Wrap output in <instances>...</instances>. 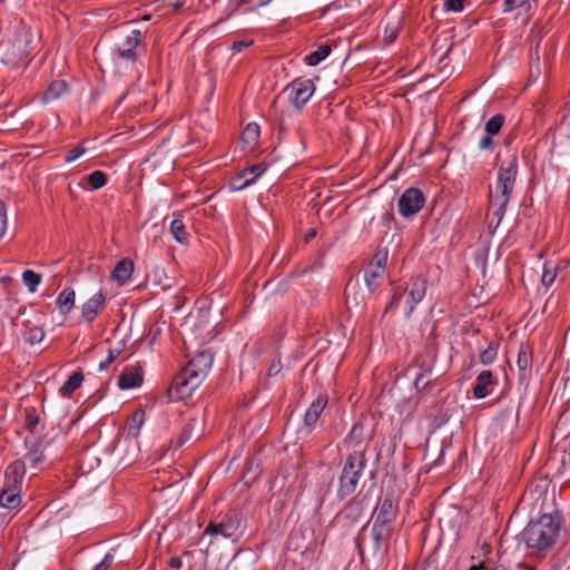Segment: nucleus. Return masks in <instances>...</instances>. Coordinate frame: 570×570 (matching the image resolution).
Listing matches in <instances>:
<instances>
[{
  "mask_svg": "<svg viewBox=\"0 0 570 570\" xmlns=\"http://www.w3.org/2000/svg\"><path fill=\"white\" fill-rule=\"evenodd\" d=\"M562 519L559 514L543 513L531 521L521 532L528 553L538 560H543L552 551L560 537Z\"/></svg>",
  "mask_w": 570,
  "mask_h": 570,
  "instance_id": "1",
  "label": "nucleus"
},
{
  "mask_svg": "<svg viewBox=\"0 0 570 570\" xmlns=\"http://www.w3.org/2000/svg\"><path fill=\"white\" fill-rule=\"evenodd\" d=\"M213 361L214 357L210 352L202 351L197 353L183 371L173 379L167 389L168 401L177 402L190 396L193 391L207 376Z\"/></svg>",
  "mask_w": 570,
  "mask_h": 570,
  "instance_id": "2",
  "label": "nucleus"
},
{
  "mask_svg": "<svg viewBox=\"0 0 570 570\" xmlns=\"http://www.w3.org/2000/svg\"><path fill=\"white\" fill-rule=\"evenodd\" d=\"M519 170L518 157L511 154L507 159L499 163L497 190L494 195L490 194V210L495 217V225L498 227L501 223L507 205L513 191L517 176Z\"/></svg>",
  "mask_w": 570,
  "mask_h": 570,
  "instance_id": "3",
  "label": "nucleus"
},
{
  "mask_svg": "<svg viewBox=\"0 0 570 570\" xmlns=\"http://www.w3.org/2000/svg\"><path fill=\"white\" fill-rule=\"evenodd\" d=\"M365 465L366 459L364 450H355L346 458L336 491V495L340 500H344L355 492Z\"/></svg>",
  "mask_w": 570,
  "mask_h": 570,
  "instance_id": "4",
  "label": "nucleus"
},
{
  "mask_svg": "<svg viewBox=\"0 0 570 570\" xmlns=\"http://www.w3.org/2000/svg\"><path fill=\"white\" fill-rule=\"evenodd\" d=\"M242 515L236 510H229L220 513L209 521L204 535H210L213 539L224 538L232 542H237L243 535Z\"/></svg>",
  "mask_w": 570,
  "mask_h": 570,
  "instance_id": "5",
  "label": "nucleus"
},
{
  "mask_svg": "<svg viewBox=\"0 0 570 570\" xmlns=\"http://www.w3.org/2000/svg\"><path fill=\"white\" fill-rule=\"evenodd\" d=\"M142 38L144 35L139 29L131 28L130 23H127L121 29V38L116 43L115 52L118 58L135 62L138 58V48Z\"/></svg>",
  "mask_w": 570,
  "mask_h": 570,
  "instance_id": "6",
  "label": "nucleus"
},
{
  "mask_svg": "<svg viewBox=\"0 0 570 570\" xmlns=\"http://www.w3.org/2000/svg\"><path fill=\"white\" fill-rule=\"evenodd\" d=\"M288 91L289 101L297 110H302L315 91L312 79H295L285 89Z\"/></svg>",
  "mask_w": 570,
  "mask_h": 570,
  "instance_id": "7",
  "label": "nucleus"
},
{
  "mask_svg": "<svg viewBox=\"0 0 570 570\" xmlns=\"http://www.w3.org/2000/svg\"><path fill=\"white\" fill-rule=\"evenodd\" d=\"M425 197L423 193L415 187H410L403 191L397 200L399 212L403 217H412L424 206Z\"/></svg>",
  "mask_w": 570,
  "mask_h": 570,
  "instance_id": "8",
  "label": "nucleus"
},
{
  "mask_svg": "<svg viewBox=\"0 0 570 570\" xmlns=\"http://www.w3.org/2000/svg\"><path fill=\"white\" fill-rule=\"evenodd\" d=\"M267 169V165L257 164L250 167H247L239 171L235 177L230 179V188L233 190H242L247 186L255 183V180Z\"/></svg>",
  "mask_w": 570,
  "mask_h": 570,
  "instance_id": "9",
  "label": "nucleus"
},
{
  "mask_svg": "<svg viewBox=\"0 0 570 570\" xmlns=\"http://www.w3.org/2000/svg\"><path fill=\"white\" fill-rule=\"evenodd\" d=\"M397 512L399 508L394 500L390 495H386L379 500L376 509L373 513V521L393 525L397 517Z\"/></svg>",
  "mask_w": 570,
  "mask_h": 570,
  "instance_id": "10",
  "label": "nucleus"
},
{
  "mask_svg": "<svg viewBox=\"0 0 570 570\" xmlns=\"http://www.w3.org/2000/svg\"><path fill=\"white\" fill-rule=\"evenodd\" d=\"M363 502L354 499L350 501L337 514V522L342 523L344 528H351L358 523L363 514Z\"/></svg>",
  "mask_w": 570,
  "mask_h": 570,
  "instance_id": "11",
  "label": "nucleus"
},
{
  "mask_svg": "<svg viewBox=\"0 0 570 570\" xmlns=\"http://www.w3.org/2000/svg\"><path fill=\"white\" fill-rule=\"evenodd\" d=\"M393 532V525L386 523H380L379 521H373L371 534L373 539V549L374 551L383 550L387 551L390 547V540Z\"/></svg>",
  "mask_w": 570,
  "mask_h": 570,
  "instance_id": "12",
  "label": "nucleus"
},
{
  "mask_svg": "<svg viewBox=\"0 0 570 570\" xmlns=\"http://www.w3.org/2000/svg\"><path fill=\"white\" fill-rule=\"evenodd\" d=\"M426 278L422 275H417L411 279L410 287H409V309L406 311V316H410L412 312L415 308V305L419 304L423 297L425 296L426 292Z\"/></svg>",
  "mask_w": 570,
  "mask_h": 570,
  "instance_id": "13",
  "label": "nucleus"
},
{
  "mask_svg": "<svg viewBox=\"0 0 570 570\" xmlns=\"http://www.w3.org/2000/svg\"><path fill=\"white\" fill-rule=\"evenodd\" d=\"M532 348L528 344H520L517 357L520 382H525L531 372Z\"/></svg>",
  "mask_w": 570,
  "mask_h": 570,
  "instance_id": "14",
  "label": "nucleus"
},
{
  "mask_svg": "<svg viewBox=\"0 0 570 570\" xmlns=\"http://www.w3.org/2000/svg\"><path fill=\"white\" fill-rule=\"evenodd\" d=\"M105 305L106 296L102 292H99L82 305L81 315L86 321L92 322L97 317V315L105 308Z\"/></svg>",
  "mask_w": 570,
  "mask_h": 570,
  "instance_id": "15",
  "label": "nucleus"
},
{
  "mask_svg": "<svg viewBox=\"0 0 570 570\" xmlns=\"http://www.w3.org/2000/svg\"><path fill=\"white\" fill-rule=\"evenodd\" d=\"M497 384V380L489 370L482 371L476 376V382L473 386V396L475 399H484L491 393V387Z\"/></svg>",
  "mask_w": 570,
  "mask_h": 570,
  "instance_id": "16",
  "label": "nucleus"
},
{
  "mask_svg": "<svg viewBox=\"0 0 570 570\" xmlns=\"http://www.w3.org/2000/svg\"><path fill=\"white\" fill-rule=\"evenodd\" d=\"M26 472L24 462L17 460L6 470L4 487L20 489Z\"/></svg>",
  "mask_w": 570,
  "mask_h": 570,
  "instance_id": "17",
  "label": "nucleus"
},
{
  "mask_svg": "<svg viewBox=\"0 0 570 570\" xmlns=\"http://www.w3.org/2000/svg\"><path fill=\"white\" fill-rule=\"evenodd\" d=\"M327 404L326 395H318L309 405L304 415V424L307 428H313L318 421L322 412L324 411Z\"/></svg>",
  "mask_w": 570,
  "mask_h": 570,
  "instance_id": "18",
  "label": "nucleus"
},
{
  "mask_svg": "<svg viewBox=\"0 0 570 570\" xmlns=\"http://www.w3.org/2000/svg\"><path fill=\"white\" fill-rule=\"evenodd\" d=\"M24 445L27 448L26 459L36 466L45 460V455L42 453V440L36 438H26Z\"/></svg>",
  "mask_w": 570,
  "mask_h": 570,
  "instance_id": "19",
  "label": "nucleus"
},
{
  "mask_svg": "<svg viewBox=\"0 0 570 570\" xmlns=\"http://www.w3.org/2000/svg\"><path fill=\"white\" fill-rule=\"evenodd\" d=\"M134 272V263L129 258H122L117 263L114 271L111 272V278L118 284L124 285L131 276Z\"/></svg>",
  "mask_w": 570,
  "mask_h": 570,
  "instance_id": "20",
  "label": "nucleus"
},
{
  "mask_svg": "<svg viewBox=\"0 0 570 570\" xmlns=\"http://www.w3.org/2000/svg\"><path fill=\"white\" fill-rule=\"evenodd\" d=\"M385 268L366 266L364 269V279L370 292H374L385 278Z\"/></svg>",
  "mask_w": 570,
  "mask_h": 570,
  "instance_id": "21",
  "label": "nucleus"
},
{
  "mask_svg": "<svg viewBox=\"0 0 570 570\" xmlns=\"http://www.w3.org/2000/svg\"><path fill=\"white\" fill-rule=\"evenodd\" d=\"M142 383V375L136 370H128L120 374L118 386L121 390H129Z\"/></svg>",
  "mask_w": 570,
  "mask_h": 570,
  "instance_id": "22",
  "label": "nucleus"
},
{
  "mask_svg": "<svg viewBox=\"0 0 570 570\" xmlns=\"http://www.w3.org/2000/svg\"><path fill=\"white\" fill-rule=\"evenodd\" d=\"M83 377L85 376L82 371L79 370L73 372L72 375H70L69 379L59 389L60 395L63 397L70 396L78 387H80Z\"/></svg>",
  "mask_w": 570,
  "mask_h": 570,
  "instance_id": "23",
  "label": "nucleus"
},
{
  "mask_svg": "<svg viewBox=\"0 0 570 570\" xmlns=\"http://www.w3.org/2000/svg\"><path fill=\"white\" fill-rule=\"evenodd\" d=\"M75 291L70 287L65 288L57 297V306L60 312L66 315L68 314L75 306Z\"/></svg>",
  "mask_w": 570,
  "mask_h": 570,
  "instance_id": "24",
  "label": "nucleus"
},
{
  "mask_svg": "<svg viewBox=\"0 0 570 570\" xmlns=\"http://www.w3.org/2000/svg\"><path fill=\"white\" fill-rule=\"evenodd\" d=\"M19 490L20 489L4 487L0 494V505L7 509L18 507L21 501Z\"/></svg>",
  "mask_w": 570,
  "mask_h": 570,
  "instance_id": "25",
  "label": "nucleus"
},
{
  "mask_svg": "<svg viewBox=\"0 0 570 570\" xmlns=\"http://www.w3.org/2000/svg\"><path fill=\"white\" fill-rule=\"evenodd\" d=\"M170 233L173 237L180 244H185L188 242V233L186 232V226L180 218V215L175 217L169 226Z\"/></svg>",
  "mask_w": 570,
  "mask_h": 570,
  "instance_id": "26",
  "label": "nucleus"
},
{
  "mask_svg": "<svg viewBox=\"0 0 570 570\" xmlns=\"http://www.w3.org/2000/svg\"><path fill=\"white\" fill-rule=\"evenodd\" d=\"M331 51H332L331 45H327V43L322 45L315 51L309 52L306 56L305 61L309 66H317L325 58H327L330 56Z\"/></svg>",
  "mask_w": 570,
  "mask_h": 570,
  "instance_id": "27",
  "label": "nucleus"
},
{
  "mask_svg": "<svg viewBox=\"0 0 570 570\" xmlns=\"http://www.w3.org/2000/svg\"><path fill=\"white\" fill-rule=\"evenodd\" d=\"M67 89V83L63 80L52 81L47 91L45 92L43 99L46 101L59 98Z\"/></svg>",
  "mask_w": 570,
  "mask_h": 570,
  "instance_id": "28",
  "label": "nucleus"
},
{
  "mask_svg": "<svg viewBox=\"0 0 570 570\" xmlns=\"http://www.w3.org/2000/svg\"><path fill=\"white\" fill-rule=\"evenodd\" d=\"M145 422V411L137 410L132 416L131 422L128 425V435L131 438H138L140 429Z\"/></svg>",
  "mask_w": 570,
  "mask_h": 570,
  "instance_id": "29",
  "label": "nucleus"
},
{
  "mask_svg": "<svg viewBox=\"0 0 570 570\" xmlns=\"http://www.w3.org/2000/svg\"><path fill=\"white\" fill-rule=\"evenodd\" d=\"M22 281L29 292L35 293L38 285L41 283V275L31 269H27L22 273Z\"/></svg>",
  "mask_w": 570,
  "mask_h": 570,
  "instance_id": "30",
  "label": "nucleus"
},
{
  "mask_svg": "<svg viewBox=\"0 0 570 570\" xmlns=\"http://www.w3.org/2000/svg\"><path fill=\"white\" fill-rule=\"evenodd\" d=\"M499 344L495 342H490L484 351L480 353V362L483 365H490L494 362L498 355Z\"/></svg>",
  "mask_w": 570,
  "mask_h": 570,
  "instance_id": "31",
  "label": "nucleus"
},
{
  "mask_svg": "<svg viewBox=\"0 0 570 570\" xmlns=\"http://www.w3.org/2000/svg\"><path fill=\"white\" fill-rule=\"evenodd\" d=\"M504 116L501 114L494 115L492 118H490L485 124V132L489 135H498L504 124Z\"/></svg>",
  "mask_w": 570,
  "mask_h": 570,
  "instance_id": "32",
  "label": "nucleus"
},
{
  "mask_svg": "<svg viewBox=\"0 0 570 570\" xmlns=\"http://www.w3.org/2000/svg\"><path fill=\"white\" fill-rule=\"evenodd\" d=\"M39 423L40 417L37 414L36 410L33 407L24 409V429L28 430L31 434H33Z\"/></svg>",
  "mask_w": 570,
  "mask_h": 570,
  "instance_id": "33",
  "label": "nucleus"
},
{
  "mask_svg": "<svg viewBox=\"0 0 570 570\" xmlns=\"http://www.w3.org/2000/svg\"><path fill=\"white\" fill-rule=\"evenodd\" d=\"M364 426L362 423H355L352 426L348 435L344 440L345 443L351 445H358L363 441Z\"/></svg>",
  "mask_w": 570,
  "mask_h": 570,
  "instance_id": "34",
  "label": "nucleus"
},
{
  "mask_svg": "<svg viewBox=\"0 0 570 570\" xmlns=\"http://www.w3.org/2000/svg\"><path fill=\"white\" fill-rule=\"evenodd\" d=\"M556 277H557L556 265L550 262L544 263L542 277H541L542 285H544L546 287H550L554 283Z\"/></svg>",
  "mask_w": 570,
  "mask_h": 570,
  "instance_id": "35",
  "label": "nucleus"
},
{
  "mask_svg": "<svg viewBox=\"0 0 570 570\" xmlns=\"http://www.w3.org/2000/svg\"><path fill=\"white\" fill-rule=\"evenodd\" d=\"M259 135H261L259 126L257 124L253 122V124H248L245 127V129L242 134V137L246 144H255L258 140Z\"/></svg>",
  "mask_w": 570,
  "mask_h": 570,
  "instance_id": "36",
  "label": "nucleus"
},
{
  "mask_svg": "<svg viewBox=\"0 0 570 570\" xmlns=\"http://www.w3.org/2000/svg\"><path fill=\"white\" fill-rule=\"evenodd\" d=\"M87 179L92 189H99L104 187L107 183L106 174L100 170H95L90 173Z\"/></svg>",
  "mask_w": 570,
  "mask_h": 570,
  "instance_id": "37",
  "label": "nucleus"
},
{
  "mask_svg": "<svg viewBox=\"0 0 570 570\" xmlns=\"http://www.w3.org/2000/svg\"><path fill=\"white\" fill-rule=\"evenodd\" d=\"M431 371H432L431 365L422 367L421 373L417 374V376L415 377V381H414V386L417 391H423V390L428 389V386L430 385L431 382L429 380H425V377L428 374L431 373Z\"/></svg>",
  "mask_w": 570,
  "mask_h": 570,
  "instance_id": "38",
  "label": "nucleus"
},
{
  "mask_svg": "<svg viewBox=\"0 0 570 570\" xmlns=\"http://www.w3.org/2000/svg\"><path fill=\"white\" fill-rule=\"evenodd\" d=\"M45 337V332L41 327H32L26 333V341L30 344L40 343Z\"/></svg>",
  "mask_w": 570,
  "mask_h": 570,
  "instance_id": "39",
  "label": "nucleus"
},
{
  "mask_svg": "<svg viewBox=\"0 0 570 570\" xmlns=\"http://www.w3.org/2000/svg\"><path fill=\"white\" fill-rule=\"evenodd\" d=\"M386 262H387V252L386 250L377 252L373 256L371 262L368 263V266L374 267V268L375 267L385 268Z\"/></svg>",
  "mask_w": 570,
  "mask_h": 570,
  "instance_id": "40",
  "label": "nucleus"
},
{
  "mask_svg": "<svg viewBox=\"0 0 570 570\" xmlns=\"http://www.w3.org/2000/svg\"><path fill=\"white\" fill-rule=\"evenodd\" d=\"M444 9L452 12H461L464 9V0H444Z\"/></svg>",
  "mask_w": 570,
  "mask_h": 570,
  "instance_id": "41",
  "label": "nucleus"
},
{
  "mask_svg": "<svg viewBox=\"0 0 570 570\" xmlns=\"http://www.w3.org/2000/svg\"><path fill=\"white\" fill-rule=\"evenodd\" d=\"M254 45V40L252 39H242V40H235L232 43L230 50L234 52H240L244 49H247Z\"/></svg>",
  "mask_w": 570,
  "mask_h": 570,
  "instance_id": "42",
  "label": "nucleus"
},
{
  "mask_svg": "<svg viewBox=\"0 0 570 570\" xmlns=\"http://www.w3.org/2000/svg\"><path fill=\"white\" fill-rule=\"evenodd\" d=\"M529 0H504L503 12H511L515 9L523 7Z\"/></svg>",
  "mask_w": 570,
  "mask_h": 570,
  "instance_id": "43",
  "label": "nucleus"
},
{
  "mask_svg": "<svg viewBox=\"0 0 570 570\" xmlns=\"http://www.w3.org/2000/svg\"><path fill=\"white\" fill-rule=\"evenodd\" d=\"M85 153H86V148L83 146L79 145L66 154L65 160L67 163H71V161L76 160L77 158H79L80 156H82Z\"/></svg>",
  "mask_w": 570,
  "mask_h": 570,
  "instance_id": "44",
  "label": "nucleus"
},
{
  "mask_svg": "<svg viewBox=\"0 0 570 570\" xmlns=\"http://www.w3.org/2000/svg\"><path fill=\"white\" fill-rule=\"evenodd\" d=\"M7 229V208L2 200H0V239Z\"/></svg>",
  "mask_w": 570,
  "mask_h": 570,
  "instance_id": "45",
  "label": "nucleus"
},
{
  "mask_svg": "<svg viewBox=\"0 0 570 570\" xmlns=\"http://www.w3.org/2000/svg\"><path fill=\"white\" fill-rule=\"evenodd\" d=\"M479 148L482 150H493L494 140L492 138V135L487 134L483 137H481L479 141Z\"/></svg>",
  "mask_w": 570,
  "mask_h": 570,
  "instance_id": "46",
  "label": "nucleus"
},
{
  "mask_svg": "<svg viewBox=\"0 0 570 570\" xmlns=\"http://www.w3.org/2000/svg\"><path fill=\"white\" fill-rule=\"evenodd\" d=\"M282 363H281V358L279 357H276L272 361L271 365L268 366V370H267V375L268 376H276L281 373L282 371Z\"/></svg>",
  "mask_w": 570,
  "mask_h": 570,
  "instance_id": "47",
  "label": "nucleus"
},
{
  "mask_svg": "<svg viewBox=\"0 0 570 570\" xmlns=\"http://www.w3.org/2000/svg\"><path fill=\"white\" fill-rule=\"evenodd\" d=\"M421 570H439L438 559L434 556L428 557L424 560Z\"/></svg>",
  "mask_w": 570,
  "mask_h": 570,
  "instance_id": "48",
  "label": "nucleus"
},
{
  "mask_svg": "<svg viewBox=\"0 0 570 570\" xmlns=\"http://www.w3.org/2000/svg\"><path fill=\"white\" fill-rule=\"evenodd\" d=\"M196 425H197V421L195 419L188 420V422L184 425V428L180 432V435L189 440L191 431Z\"/></svg>",
  "mask_w": 570,
  "mask_h": 570,
  "instance_id": "49",
  "label": "nucleus"
},
{
  "mask_svg": "<svg viewBox=\"0 0 570 570\" xmlns=\"http://www.w3.org/2000/svg\"><path fill=\"white\" fill-rule=\"evenodd\" d=\"M112 560H114L112 554L107 553V554L105 556V558L102 559V561H101V562H99V563L95 567V570H107V569L111 566Z\"/></svg>",
  "mask_w": 570,
  "mask_h": 570,
  "instance_id": "50",
  "label": "nucleus"
},
{
  "mask_svg": "<svg viewBox=\"0 0 570 570\" xmlns=\"http://www.w3.org/2000/svg\"><path fill=\"white\" fill-rule=\"evenodd\" d=\"M368 525V522L365 523L362 528H361V531L360 533L355 537V544L358 549V553L362 556L363 554V543H364V538H363V534L362 532L365 531L366 527Z\"/></svg>",
  "mask_w": 570,
  "mask_h": 570,
  "instance_id": "51",
  "label": "nucleus"
},
{
  "mask_svg": "<svg viewBox=\"0 0 570 570\" xmlns=\"http://www.w3.org/2000/svg\"><path fill=\"white\" fill-rule=\"evenodd\" d=\"M402 296H403V292H399L397 289H395V292L393 293L392 299H391L389 306L386 307L385 312H387L391 308H394L399 304Z\"/></svg>",
  "mask_w": 570,
  "mask_h": 570,
  "instance_id": "52",
  "label": "nucleus"
},
{
  "mask_svg": "<svg viewBox=\"0 0 570 570\" xmlns=\"http://www.w3.org/2000/svg\"><path fill=\"white\" fill-rule=\"evenodd\" d=\"M181 564L183 563L180 557H171L168 561V566L174 569H179Z\"/></svg>",
  "mask_w": 570,
  "mask_h": 570,
  "instance_id": "53",
  "label": "nucleus"
},
{
  "mask_svg": "<svg viewBox=\"0 0 570 570\" xmlns=\"http://www.w3.org/2000/svg\"><path fill=\"white\" fill-rule=\"evenodd\" d=\"M316 236V229L312 228L309 229L304 237L305 243L311 242Z\"/></svg>",
  "mask_w": 570,
  "mask_h": 570,
  "instance_id": "54",
  "label": "nucleus"
},
{
  "mask_svg": "<svg viewBox=\"0 0 570 570\" xmlns=\"http://www.w3.org/2000/svg\"><path fill=\"white\" fill-rule=\"evenodd\" d=\"M119 354H120V351H119V350H109V353H108V357H107V358L109 360V362H111V363H112V362L117 358V356H118Z\"/></svg>",
  "mask_w": 570,
  "mask_h": 570,
  "instance_id": "55",
  "label": "nucleus"
},
{
  "mask_svg": "<svg viewBox=\"0 0 570 570\" xmlns=\"http://www.w3.org/2000/svg\"><path fill=\"white\" fill-rule=\"evenodd\" d=\"M187 441H188V439H186V438H184V436H181V435L179 434V436L177 438V440H176V442H175L174 448L177 450V449H179L180 446H183Z\"/></svg>",
  "mask_w": 570,
  "mask_h": 570,
  "instance_id": "56",
  "label": "nucleus"
},
{
  "mask_svg": "<svg viewBox=\"0 0 570 570\" xmlns=\"http://www.w3.org/2000/svg\"><path fill=\"white\" fill-rule=\"evenodd\" d=\"M238 556H239V552H237L235 554V557L233 558V560L228 564V567H232L234 570H239V568H238Z\"/></svg>",
  "mask_w": 570,
  "mask_h": 570,
  "instance_id": "57",
  "label": "nucleus"
},
{
  "mask_svg": "<svg viewBox=\"0 0 570 570\" xmlns=\"http://www.w3.org/2000/svg\"><path fill=\"white\" fill-rule=\"evenodd\" d=\"M469 570H489L488 567L484 563H479L476 566L470 567Z\"/></svg>",
  "mask_w": 570,
  "mask_h": 570,
  "instance_id": "58",
  "label": "nucleus"
},
{
  "mask_svg": "<svg viewBox=\"0 0 570 570\" xmlns=\"http://www.w3.org/2000/svg\"><path fill=\"white\" fill-rule=\"evenodd\" d=\"M170 6H173L175 9H178L183 6L181 0H169Z\"/></svg>",
  "mask_w": 570,
  "mask_h": 570,
  "instance_id": "59",
  "label": "nucleus"
},
{
  "mask_svg": "<svg viewBox=\"0 0 570 570\" xmlns=\"http://www.w3.org/2000/svg\"><path fill=\"white\" fill-rule=\"evenodd\" d=\"M518 568L520 570H537L534 567L528 566L525 563H518Z\"/></svg>",
  "mask_w": 570,
  "mask_h": 570,
  "instance_id": "60",
  "label": "nucleus"
},
{
  "mask_svg": "<svg viewBox=\"0 0 570 570\" xmlns=\"http://www.w3.org/2000/svg\"><path fill=\"white\" fill-rule=\"evenodd\" d=\"M110 364H111V362H109V360L107 358L106 361H104L99 364V370L100 371L107 370Z\"/></svg>",
  "mask_w": 570,
  "mask_h": 570,
  "instance_id": "61",
  "label": "nucleus"
},
{
  "mask_svg": "<svg viewBox=\"0 0 570 570\" xmlns=\"http://www.w3.org/2000/svg\"><path fill=\"white\" fill-rule=\"evenodd\" d=\"M384 216H385L386 218H392V217H393V215H392L391 213H385V215H384Z\"/></svg>",
  "mask_w": 570,
  "mask_h": 570,
  "instance_id": "62",
  "label": "nucleus"
},
{
  "mask_svg": "<svg viewBox=\"0 0 570 570\" xmlns=\"http://www.w3.org/2000/svg\"><path fill=\"white\" fill-rule=\"evenodd\" d=\"M255 176V173H248V178Z\"/></svg>",
  "mask_w": 570,
  "mask_h": 570,
  "instance_id": "63",
  "label": "nucleus"
},
{
  "mask_svg": "<svg viewBox=\"0 0 570 570\" xmlns=\"http://www.w3.org/2000/svg\"><path fill=\"white\" fill-rule=\"evenodd\" d=\"M451 49H452V46H449L448 51L444 53V56H445L449 51H451Z\"/></svg>",
  "mask_w": 570,
  "mask_h": 570,
  "instance_id": "64",
  "label": "nucleus"
}]
</instances>
